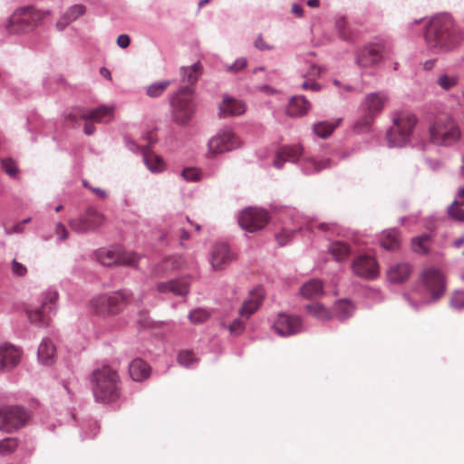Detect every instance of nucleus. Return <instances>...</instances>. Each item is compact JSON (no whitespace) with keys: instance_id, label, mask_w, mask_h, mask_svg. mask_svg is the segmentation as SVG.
<instances>
[{"instance_id":"obj_13","label":"nucleus","mask_w":464,"mask_h":464,"mask_svg":"<svg viewBox=\"0 0 464 464\" xmlns=\"http://www.w3.org/2000/svg\"><path fill=\"white\" fill-rule=\"evenodd\" d=\"M268 219V213L266 210L248 208L241 212L238 223L243 229L255 232L263 228L267 224Z\"/></svg>"},{"instance_id":"obj_38","label":"nucleus","mask_w":464,"mask_h":464,"mask_svg":"<svg viewBox=\"0 0 464 464\" xmlns=\"http://www.w3.org/2000/svg\"><path fill=\"white\" fill-rule=\"evenodd\" d=\"M459 82V76L457 73L442 72L438 75L436 83L443 91L453 90Z\"/></svg>"},{"instance_id":"obj_21","label":"nucleus","mask_w":464,"mask_h":464,"mask_svg":"<svg viewBox=\"0 0 464 464\" xmlns=\"http://www.w3.org/2000/svg\"><path fill=\"white\" fill-rule=\"evenodd\" d=\"M264 297V291L262 288H256L250 292L249 296L243 303L239 310L241 316L248 318L253 314L261 305Z\"/></svg>"},{"instance_id":"obj_3","label":"nucleus","mask_w":464,"mask_h":464,"mask_svg":"<svg viewBox=\"0 0 464 464\" xmlns=\"http://www.w3.org/2000/svg\"><path fill=\"white\" fill-rule=\"evenodd\" d=\"M417 123L414 114L409 111H398L392 117V126L386 137L390 147H401L408 143Z\"/></svg>"},{"instance_id":"obj_55","label":"nucleus","mask_w":464,"mask_h":464,"mask_svg":"<svg viewBox=\"0 0 464 464\" xmlns=\"http://www.w3.org/2000/svg\"><path fill=\"white\" fill-rule=\"evenodd\" d=\"M459 205H451L448 208V213L449 215L459 221H464V209L459 208Z\"/></svg>"},{"instance_id":"obj_64","label":"nucleus","mask_w":464,"mask_h":464,"mask_svg":"<svg viewBox=\"0 0 464 464\" xmlns=\"http://www.w3.org/2000/svg\"><path fill=\"white\" fill-rule=\"evenodd\" d=\"M291 11L295 15L302 17L304 15V9L303 7L298 4H294L292 5Z\"/></svg>"},{"instance_id":"obj_41","label":"nucleus","mask_w":464,"mask_h":464,"mask_svg":"<svg viewBox=\"0 0 464 464\" xmlns=\"http://www.w3.org/2000/svg\"><path fill=\"white\" fill-rule=\"evenodd\" d=\"M184 264V261L180 256H171L166 257L157 268L158 274H163L165 272L179 269Z\"/></svg>"},{"instance_id":"obj_10","label":"nucleus","mask_w":464,"mask_h":464,"mask_svg":"<svg viewBox=\"0 0 464 464\" xmlns=\"http://www.w3.org/2000/svg\"><path fill=\"white\" fill-rule=\"evenodd\" d=\"M29 419V412L22 407H3L0 410V430L6 432H13L24 427Z\"/></svg>"},{"instance_id":"obj_39","label":"nucleus","mask_w":464,"mask_h":464,"mask_svg":"<svg viewBox=\"0 0 464 464\" xmlns=\"http://www.w3.org/2000/svg\"><path fill=\"white\" fill-rule=\"evenodd\" d=\"M330 254L334 256V260L341 262L345 260L350 253V246L342 241L333 242L328 248Z\"/></svg>"},{"instance_id":"obj_14","label":"nucleus","mask_w":464,"mask_h":464,"mask_svg":"<svg viewBox=\"0 0 464 464\" xmlns=\"http://www.w3.org/2000/svg\"><path fill=\"white\" fill-rule=\"evenodd\" d=\"M352 269L355 276L368 280L375 279L379 276V266L369 255L357 256L352 264Z\"/></svg>"},{"instance_id":"obj_24","label":"nucleus","mask_w":464,"mask_h":464,"mask_svg":"<svg viewBox=\"0 0 464 464\" xmlns=\"http://www.w3.org/2000/svg\"><path fill=\"white\" fill-rule=\"evenodd\" d=\"M86 13L85 5L77 4L70 6L57 21L55 27L59 31L64 30L71 23L76 21Z\"/></svg>"},{"instance_id":"obj_57","label":"nucleus","mask_w":464,"mask_h":464,"mask_svg":"<svg viewBox=\"0 0 464 464\" xmlns=\"http://www.w3.org/2000/svg\"><path fill=\"white\" fill-rule=\"evenodd\" d=\"M295 231H290L288 229H283L279 234L276 236L277 242L280 246H284L287 244L289 238L291 237L292 234Z\"/></svg>"},{"instance_id":"obj_63","label":"nucleus","mask_w":464,"mask_h":464,"mask_svg":"<svg viewBox=\"0 0 464 464\" xmlns=\"http://www.w3.org/2000/svg\"><path fill=\"white\" fill-rule=\"evenodd\" d=\"M452 203L453 205H464V188H459L458 189L456 198Z\"/></svg>"},{"instance_id":"obj_51","label":"nucleus","mask_w":464,"mask_h":464,"mask_svg":"<svg viewBox=\"0 0 464 464\" xmlns=\"http://www.w3.org/2000/svg\"><path fill=\"white\" fill-rule=\"evenodd\" d=\"M2 168L11 177H15L18 173V169L15 162L11 159H3L1 160Z\"/></svg>"},{"instance_id":"obj_4","label":"nucleus","mask_w":464,"mask_h":464,"mask_svg":"<svg viewBox=\"0 0 464 464\" xmlns=\"http://www.w3.org/2000/svg\"><path fill=\"white\" fill-rule=\"evenodd\" d=\"M420 280L426 292L430 295V298L423 299L419 304L413 302L408 295H404L405 300H407L409 304L415 310H417L420 304H427L440 299L444 295L446 289L445 277L443 274L435 267L424 269L421 273Z\"/></svg>"},{"instance_id":"obj_58","label":"nucleus","mask_w":464,"mask_h":464,"mask_svg":"<svg viewBox=\"0 0 464 464\" xmlns=\"http://www.w3.org/2000/svg\"><path fill=\"white\" fill-rule=\"evenodd\" d=\"M87 428L90 430V434H88L87 432L84 431L85 438L95 436L99 432V430H100V427H99L97 421H95V420H90L84 427V429H87Z\"/></svg>"},{"instance_id":"obj_47","label":"nucleus","mask_w":464,"mask_h":464,"mask_svg":"<svg viewBox=\"0 0 464 464\" xmlns=\"http://www.w3.org/2000/svg\"><path fill=\"white\" fill-rule=\"evenodd\" d=\"M17 440L14 438H5L0 441V454L10 455L17 448Z\"/></svg>"},{"instance_id":"obj_62","label":"nucleus","mask_w":464,"mask_h":464,"mask_svg":"<svg viewBox=\"0 0 464 464\" xmlns=\"http://www.w3.org/2000/svg\"><path fill=\"white\" fill-rule=\"evenodd\" d=\"M130 36L128 34H121L117 38V44L121 48H127L130 45Z\"/></svg>"},{"instance_id":"obj_23","label":"nucleus","mask_w":464,"mask_h":464,"mask_svg":"<svg viewBox=\"0 0 464 464\" xmlns=\"http://www.w3.org/2000/svg\"><path fill=\"white\" fill-rule=\"evenodd\" d=\"M302 152L303 148L300 145L282 147L276 152L274 166L276 169H281L285 161L295 162L299 159Z\"/></svg>"},{"instance_id":"obj_37","label":"nucleus","mask_w":464,"mask_h":464,"mask_svg":"<svg viewBox=\"0 0 464 464\" xmlns=\"http://www.w3.org/2000/svg\"><path fill=\"white\" fill-rule=\"evenodd\" d=\"M38 359L42 363L49 364L53 362V358L55 354V347L53 343L48 340L44 339L41 343L38 348Z\"/></svg>"},{"instance_id":"obj_43","label":"nucleus","mask_w":464,"mask_h":464,"mask_svg":"<svg viewBox=\"0 0 464 464\" xmlns=\"http://www.w3.org/2000/svg\"><path fill=\"white\" fill-rule=\"evenodd\" d=\"M182 81L188 83L194 84L200 75V65L194 63L191 66L181 69Z\"/></svg>"},{"instance_id":"obj_27","label":"nucleus","mask_w":464,"mask_h":464,"mask_svg":"<svg viewBox=\"0 0 464 464\" xmlns=\"http://www.w3.org/2000/svg\"><path fill=\"white\" fill-rule=\"evenodd\" d=\"M141 153L143 162L150 172L160 173L165 170L166 163L160 156L150 151L148 148H142Z\"/></svg>"},{"instance_id":"obj_8","label":"nucleus","mask_w":464,"mask_h":464,"mask_svg":"<svg viewBox=\"0 0 464 464\" xmlns=\"http://www.w3.org/2000/svg\"><path fill=\"white\" fill-rule=\"evenodd\" d=\"M388 100V95L383 92H376L367 94L361 103L362 116L358 121V126L368 128L374 119L382 112Z\"/></svg>"},{"instance_id":"obj_34","label":"nucleus","mask_w":464,"mask_h":464,"mask_svg":"<svg viewBox=\"0 0 464 464\" xmlns=\"http://www.w3.org/2000/svg\"><path fill=\"white\" fill-rule=\"evenodd\" d=\"M341 121L342 118H338L334 121H323L316 122L313 125V131L319 138L326 139L337 128Z\"/></svg>"},{"instance_id":"obj_2","label":"nucleus","mask_w":464,"mask_h":464,"mask_svg":"<svg viewBox=\"0 0 464 464\" xmlns=\"http://www.w3.org/2000/svg\"><path fill=\"white\" fill-rule=\"evenodd\" d=\"M91 383L94 399L98 402L110 403L120 397L119 375L109 367H102L94 371Z\"/></svg>"},{"instance_id":"obj_35","label":"nucleus","mask_w":464,"mask_h":464,"mask_svg":"<svg viewBox=\"0 0 464 464\" xmlns=\"http://www.w3.org/2000/svg\"><path fill=\"white\" fill-rule=\"evenodd\" d=\"M300 292L304 298H317L324 294L323 283L318 279H311L302 285Z\"/></svg>"},{"instance_id":"obj_30","label":"nucleus","mask_w":464,"mask_h":464,"mask_svg":"<svg viewBox=\"0 0 464 464\" xmlns=\"http://www.w3.org/2000/svg\"><path fill=\"white\" fill-rule=\"evenodd\" d=\"M129 372L133 381L141 382L149 377L150 368L145 361L138 358L131 361Z\"/></svg>"},{"instance_id":"obj_54","label":"nucleus","mask_w":464,"mask_h":464,"mask_svg":"<svg viewBox=\"0 0 464 464\" xmlns=\"http://www.w3.org/2000/svg\"><path fill=\"white\" fill-rule=\"evenodd\" d=\"M181 176L187 181H196L200 177V171L196 168H187L182 170Z\"/></svg>"},{"instance_id":"obj_18","label":"nucleus","mask_w":464,"mask_h":464,"mask_svg":"<svg viewBox=\"0 0 464 464\" xmlns=\"http://www.w3.org/2000/svg\"><path fill=\"white\" fill-rule=\"evenodd\" d=\"M382 45L378 44L367 45L360 51L357 56V63L363 68L375 66L382 59Z\"/></svg>"},{"instance_id":"obj_31","label":"nucleus","mask_w":464,"mask_h":464,"mask_svg":"<svg viewBox=\"0 0 464 464\" xmlns=\"http://www.w3.org/2000/svg\"><path fill=\"white\" fill-rule=\"evenodd\" d=\"M355 306L348 299H342L334 303L333 306V315L338 320H345L353 315Z\"/></svg>"},{"instance_id":"obj_12","label":"nucleus","mask_w":464,"mask_h":464,"mask_svg":"<svg viewBox=\"0 0 464 464\" xmlns=\"http://www.w3.org/2000/svg\"><path fill=\"white\" fill-rule=\"evenodd\" d=\"M98 261L106 266L112 265L135 266L137 256L132 252L122 251L120 247L100 249L96 252Z\"/></svg>"},{"instance_id":"obj_44","label":"nucleus","mask_w":464,"mask_h":464,"mask_svg":"<svg viewBox=\"0 0 464 464\" xmlns=\"http://www.w3.org/2000/svg\"><path fill=\"white\" fill-rule=\"evenodd\" d=\"M27 10L34 28L42 24L44 19L52 14L50 10H38L31 5L27 6Z\"/></svg>"},{"instance_id":"obj_28","label":"nucleus","mask_w":464,"mask_h":464,"mask_svg":"<svg viewBox=\"0 0 464 464\" xmlns=\"http://www.w3.org/2000/svg\"><path fill=\"white\" fill-rule=\"evenodd\" d=\"M59 293L54 287H49L40 295V302L43 309L50 314H54L58 308Z\"/></svg>"},{"instance_id":"obj_61","label":"nucleus","mask_w":464,"mask_h":464,"mask_svg":"<svg viewBox=\"0 0 464 464\" xmlns=\"http://www.w3.org/2000/svg\"><path fill=\"white\" fill-rule=\"evenodd\" d=\"M302 88L304 90H311L313 92H319L321 90V85L314 82L305 81L302 83Z\"/></svg>"},{"instance_id":"obj_19","label":"nucleus","mask_w":464,"mask_h":464,"mask_svg":"<svg viewBox=\"0 0 464 464\" xmlns=\"http://www.w3.org/2000/svg\"><path fill=\"white\" fill-rule=\"evenodd\" d=\"M233 256L227 244H217L210 254V264L214 270L224 269L231 261Z\"/></svg>"},{"instance_id":"obj_11","label":"nucleus","mask_w":464,"mask_h":464,"mask_svg":"<svg viewBox=\"0 0 464 464\" xmlns=\"http://www.w3.org/2000/svg\"><path fill=\"white\" fill-rule=\"evenodd\" d=\"M103 222V215L96 208L89 207L82 215L70 219L69 226L73 231L84 234L96 230Z\"/></svg>"},{"instance_id":"obj_56","label":"nucleus","mask_w":464,"mask_h":464,"mask_svg":"<svg viewBox=\"0 0 464 464\" xmlns=\"http://www.w3.org/2000/svg\"><path fill=\"white\" fill-rule=\"evenodd\" d=\"M4 230H5V234L6 236H11L13 234L24 233L25 230V227H24L20 222H17L16 224L13 225L11 227L5 226Z\"/></svg>"},{"instance_id":"obj_22","label":"nucleus","mask_w":464,"mask_h":464,"mask_svg":"<svg viewBox=\"0 0 464 464\" xmlns=\"http://www.w3.org/2000/svg\"><path fill=\"white\" fill-rule=\"evenodd\" d=\"M218 109L220 117L239 116L246 111V104L240 100L225 97Z\"/></svg>"},{"instance_id":"obj_46","label":"nucleus","mask_w":464,"mask_h":464,"mask_svg":"<svg viewBox=\"0 0 464 464\" xmlns=\"http://www.w3.org/2000/svg\"><path fill=\"white\" fill-rule=\"evenodd\" d=\"M209 313L203 308H196L188 314V320L193 324H201L206 322L209 317Z\"/></svg>"},{"instance_id":"obj_25","label":"nucleus","mask_w":464,"mask_h":464,"mask_svg":"<svg viewBox=\"0 0 464 464\" xmlns=\"http://www.w3.org/2000/svg\"><path fill=\"white\" fill-rule=\"evenodd\" d=\"M311 109V102L303 95L293 96L287 104L286 114L290 117H302Z\"/></svg>"},{"instance_id":"obj_6","label":"nucleus","mask_w":464,"mask_h":464,"mask_svg":"<svg viewBox=\"0 0 464 464\" xmlns=\"http://www.w3.org/2000/svg\"><path fill=\"white\" fill-rule=\"evenodd\" d=\"M429 131L430 141L438 146H452L461 137L459 124L450 117L435 121Z\"/></svg>"},{"instance_id":"obj_15","label":"nucleus","mask_w":464,"mask_h":464,"mask_svg":"<svg viewBox=\"0 0 464 464\" xmlns=\"http://www.w3.org/2000/svg\"><path fill=\"white\" fill-rule=\"evenodd\" d=\"M273 328L281 336H290L303 331L301 319L297 315L279 314Z\"/></svg>"},{"instance_id":"obj_48","label":"nucleus","mask_w":464,"mask_h":464,"mask_svg":"<svg viewBox=\"0 0 464 464\" xmlns=\"http://www.w3.org/2000/svg\"><path fill=\"white\" fill-rule=\"evenodd\" d=\"M178 362L185 367H189L198 362V358L193 352L184 350L179 353Z\"/></svg>"},{"instance_id":"obj_36","label":"nucleus","mask_w":464,"mask_h":464,"mask_svg":"<svg viewBox=\"0 0 464 464\" xmlns=\"http://www.w3.org/2000/svg\"><path fill=\"white\" fill-rule=\"evenodd\" d=\"M432 237L430 234H423L415 237L411 240V248L413 252L425 255L428 254L431 248Z\"/></svg>"},{"instance_id":"obj_5","label":"nucleus","mask_w":464,"mask_h":464,"mask_svg":"<svg viewBox=\"0 0 464 464\" xmlns=\"http://www.w3.org/2000/svg\"><path fill=\"white\" fill-rule=\"evenodd\" d=\"M131 297L132 293L126 289L99 295L92 299L91 309L102 316L116 314L130 304Z\"/></svg>"},{"instance_id":"obj_59","label":"nucleus","mask_w":464,"mask_h":464,"mask_svg":"<svg viewBox=\"0 0 464 464\" xmlns=\"http://www.w3.org/2000/svg\"><path fill=\"white\" fill-rule=\"evenodd\" d=\"M244 327H245L244 323L241 320H239V319H236L230 324L228 329H229L231 334H240L244 330Z\"/></svg>"},{"instance_id":"obj_9","label":"nucleus","mask_w":464,"mask_h":464,"mask_svg":"<svg viewBox=\"0 0 464 464\" xmlns=\"http://www.w3.org/2000/svg\"><path fill=\"white\" fill-rule=\"evenodd\" d=\"M170 104L175 120L179 123H186L195 111L192 90L188 87L181 88L171 98Z\"/></svg>"},{"instance_id":"obj_60","label":"nucleus","mask_w":464,"mask_h":464,"mask_svg":"<svg viewBox=\"0 0 464 464\" xmlns=\"http://www.w3.org/2000/svg\"><path fill=\"white\" fill-rule=\"evenodd\" d=\"M254 45L256 48L261 50V51H264V50H271L272 47L270 45H268L267 44H266V42L264 41L262 35H258L254 43Z\"/></svg>"},{"instance_id":"obj_33","label":"nucleus","mask_w":464,"mask_h":464,"mask_svg":"<svg viewBox=\"0 0 464 464\" xmlns=\"http://www.w3.org/2000/svg\"><path fill=\"white\" fill-rule=\"evenodd\" d=\"M381 246L387 250H396L400 247V235L395 228L382 231L380 238Z\"/></svg>"},{"instance_id":"obj_29","label":"nucleus","mask_w":464,"mask_h":464,"mask_svg":"<svg viewBox=\"0 0 464 464\" xmlns=\"http://www.w3.org/2000/svg\"><path fill=\"white\" fill-rule=\"evenodd\" d=\"M411 267L410 264L405 262L392 265L388 271V279L392 283H401L405 281L411 275Z\"/></svg>"},{"instance_id":"obj_20","label":"nucleus","mask_w":464,"mask_h":464,"mask_svg":"<svg viewBox=\"0 0 464 464\" xmlns=\"http://www.w3.org/2000/svg\"><path fill=\"white\" fill-rule=\"evenodd\" d=\"M112 113L113 107L100 106L87 112H82L80 110H75L72 114V117L73 119L81 118L83 120H91L96 122H102L110 121L112 118Z\"/></svg>"},{"instance_id":"obj_40","label":"nucleus","mask_w":464,"mask_h":464,"mask_svg":"<svg viewBox=\"0 0 464 464\" xmlns=\"http://www.w3.org/2000/svg\"><path fill=\"white\" fill-rule=\"evenodd\" d=\"M51 315L52 314L43 309L42 306L35 307L27 311L29 321L41 326L46 325L48 324Z\"/></svg>"},{"instance_id":"obj_7","label":"nucleus","mask_w":464,"mask_h":464,"mask_svg":"<svg viewBox=\"0 0 464 464\" xmlns=\"http://www.w3.org/2000/svg\"><path fill=\"white\" fill-rule=\"evenodd\" d=\"M241 140L231 127L219 129L208 142V153L216 156L232 151L241 147Z\"/></svg>"},{"instance_id":"obj_17","label":"nucleus","mask_w":464,"mask_h":464,"mask_svg":"<svg viewBox=\"0 0 464 464\" xmlns=\"http://www.w3.org/2000/svg\"><path fill=\"white\" fill-rule=\"evenodd\" d=\"M22 356V351L7 343L0 344V372H9L16 367Z\"/></svg>"},{"instance_id":"obj_1","label":"nucleus","mask_w":464,"mask_h":464,"mask_svg":"<svg viewBox=\"0 0 464 464\" xmlns=\"http://www.w3.org/2000/svg\"><path fill=\"white\" fill-rule=\"evenodd\" d=\"M427 47L434 53L452 51L464 42V32L449 14L433 16L426 29Z\"/></svg>"},{"instance_id":"obj_50","label":"nucleus","mask_w":464,"mask_h":464,"mask_svg":"<svg viewBox=\"0 0 464 464\" xmlns=\"http://www.w3.org/2000/svg\"><path fill=\"white\" fill-rule=\"evenodd\" d=\"M247 60L244 57L237 58L232 64L226 65L225 69L227 72L237 73L246 68Z\"/></svg>"},{"instance_id":"obj_26","label":"nucleus","mask_w":464,"mask_h":464,"mask_svg":"<svg viewBox=\"0 0 464 464\" xmlns=\"http://www.w3.org/2000/svg\"><path fill=\"white\" fill-rule=\"evenodd\" d=\"M189 284L186 279L171 280L167 283H159L157 290L160 293H172L176 295H186L188 293Z\"/></svg>"},{"instance_id":"obj_16","label":"nucleus","mask_w":464,"mask_h":464,"mask_svg":"<svg viewBox=\"0 0 464 464\" xmlns=\"http://www.w3.org/2000/svg\"><path fill=\"white\" fill-rule=\"evenodd\" d=\"M33 28L27 6L17 8L9 17L6 24V31L9 34L24 33Z\"/></svg>"},{"instance_id":"obj_45","label":"nucleus","mask_w":464,"mask_h":464,"mask_svg":"<svg viewBox=\"0 0 464 464\" xmlns=\"http://www.w3.org/2000/svg\"><path fill=\"white\" fill-rule=\"evenodd\" d=\"M170 85L169 81H160L149 85L146 89V94L151 98H157L163 94L166 89Z\"/></svg>"},{"instance_id":"obj_53","label":"nucleus","mask_w":464,"mask_h":464,"mask_svg":"<svg viewBox=\"0 0 464 464\" xmlns=\"http://www.w3.org/2000/svg\"><path fill=\"white\" fill-rule=\"evenodd\" d=\"M11 271L14 276L23 277L27 274L26 266L18 262L16 259H13L11 262Z\"/></svg>"},{"instance_id":"obj_49","label":"nucleus","mask_w":464,"mask_h":464,"mask_svg":"<svg viewBox=\"0 0 464 464\" xmlns=\"http://www.w3.org/2000/svg\"><path fill=\"white\" fill-rule=\"evenodd\" d=\"M450 305L454 310L464 309V291H455L450 297Z\"/></svg>"},{"instance_id":"obj_32","label":"nucleus","mask_w":464,"mask_h":464,"mask_svg":"<svg viewBox=\"0 0 464 464\" xmlns=\"http://www.w3.org/2000/svg\"><path fill=\"white\" fill-rule=\"evenodd\" d=\"M336 163L332 162L330 159H327L324 161H317L314 158H306L302 160L301 166L304 174H313L324 169L331 168Z\"/></svg>"},{"instance_id":"obj_42","label":"nucleus","mask_w":464,"mask_h":464,"mask_svg":"<svg viewBox=\"0 0 464 464\" xmlns=\"http://www.w3.org/2000/svg\"><path fill=\"white\" fill-rule=\"evenodd\" d=\"M306 309L311 315L319 320L327 321L334 318L333 311L328 310L320 303L308 304L306 305Z\"/></svg>"},{"instance_id":"obj_52","label":"nucleus","mask_w":464,"mask_h":464,"mask_svg":"<svg viewBox=\"0 0 464 464\" xmlns=\"http://www.w3.org/2000/svg\"><path fill=\"white\" fill-rule=\"evenodd\" d=\"M54 234L57 237L58 243H61V242L66 240L69 237V232H68L66 227L61 222H57L55 224Z\"/></svg>"}]
</instances>
